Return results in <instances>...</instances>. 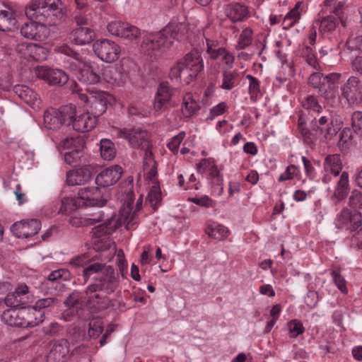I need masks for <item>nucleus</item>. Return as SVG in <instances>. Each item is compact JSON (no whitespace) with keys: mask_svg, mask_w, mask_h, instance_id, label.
<instances>
[{"mask_svg":"<svg viewBox=\"0 0 362 362\" xmlns=\"http://www.w3.org/2000/svg\"><path fill=\"white\" fill-rule=\"evenodd\" d=\"M174 94V89L168 82L163 81L159 83L155 95L153 109L156 111H163L168 105Z\"/></svg>","mask_w":362,"mask_h":362,"instance_id":"4468645a","label":"nucleus"},{"mask_svg":"<svg viewBox=\"0 0 362 362\" xmlns=\"http://www.w3.org/2000/svg\"><path fill=\"white\" fill-rule=\"evenodd\" d=\"M94 37L93 30L88 27H77L71 32L69 36L71 41L78 45L89 44Z\"/></svg>","mask_w":362,"mask_h":362,"instance_id":"412c9836","label":"nucleus"},{"mask_svg":"<svg viewBox=\"0 0 362 362\" xmlns=\"http://www.w3.org/2000/svg\"><path fill=\"white\" fill-rule=\"evenodd\" d=\"M300 5L301 2H298L285 16L282 22V26L284 30H288L300 20L301 16V13L300 11Z\"/></svg>","mask_w":362,"mask_h":362,"instance_id":"4c0bfd02","label":"nucleus"},{"mask_svg":"<svg viewBox=\"0 0 362 362\" xmlns=\"http://www.w3.org/2000/svg\"><path fill=\"white\" fill-rule=\"evenodd\" d=\"M349 206L357 211L362 209V191L354 189L349 198Z\"/></svg>","mask_w":362,"mask_h":362,"instance_id":"864d4df0","label":"nucleus"},{"mask_svg":"<svg viewBox=\"0 0 362 362\" xmlns=\"http://www.w3.org/2000/svg\"><path fill=\"white\" fill-rule=\"evenodd\" d=\"M122 169L119 165H115L103 170L95 178V182L102 187L107 189V187L115 184L121 177Z\"/></svg>","mask_w":362,"mask_h":362,"instance_id":"2eb2a0df","label":"nucleus"},{"mask_svg":"<svg viewBox=\"0 0 362 362\" xmlns=\"http://www.w3.org/2000/svg\"><path fill=\"white\" fill-rule=\"evenodd\" d=\"M58 110L55 108H49L44 112V125L47 129L57 130L63 125Z\"/></svg>","mask_w":362,"mask_h":362,"instance_id":"c756f323","label":"nucleus"},{"mask_svg":"<svg viewBox=\"0 0 362 362\" xmlns=\"http://www.w3.org/2000/svg\"><path fill=\"white\" fill-rule=\"evenodd\" d=\"M93 248L96 251H109V254L105 257V260L110 261L115 255L116 248L114 242L107 236L96 237L93 240Z\"/></svg>","mask_w":362,"mask_h":362,"instance_id":"b1692460","label":"nucleus"},{"mask_svg":"<svg viewBox=\"0 0 362 362\" xmlns=\"http://www.w3.org/2000/svg\"><path fill=\"white\" fill-rule=\"evenodd\" d=\"M350 190L349 185V173L346 171L340 174L339 178L337 182L333 197L337 199L338 202L344 199Z\"/></svg>","mask_w":362,"mask_h":362,"instance_id":"bb28decb","label":"nucleus"},{"mask_svg":"<svg viewBox=\"0 0 362 362\" xmlns=\"http://www.w3.org/2000/svg\"><path fill=\"white\" fill-rule=\"evenodd\" d=\"M346 45L351 50L362 52V35L356 37L351 35L346 41Z\"/></svg>","mask_w":362,"mask_h":362,"instance_id":"774afa93","label":"nucleus"},{"mask_svg":"<svg viewBox=\"0 0 362 362\" xmlns=\"http://www.w3.org/2000/svg\"><path fill=\"white\" fill-rule=\"evenodd\" d=\"M323 4L325 6L330 7V13H333L337 16L343 27L347 26L346 18L344 16V5L343 2L337 1V0H325Z\"/></svg>","mask_w":362,"mask_h":362,"instance_id":"f704fd0d","label":"nucleus"},{"mask_svg":"<svg viewBox=\"0 0 362 362\" xmlns=\"http://www.w3.org/2000/svg\"><path fill=\"white\" fill-rule=\"evenodd\" d=\"M314 22L315 26L319 28L320 33L325 34L333 33L338 26L340 21L337 16L333 13H330L326 16L319 18L314 21Z\"/></svg>","mask_w":362,"mask_h":362,"instance_id":"393cba45","label":"nucleus"},{"mask_svg":"<svg viewBox=\"0 0 362 362\" xmlns=\"http://www.w3.org/2000/svg\"><path fill=\"white\" fill-rule=\"evenodd\" d=\"M87 295V304L94 312L104 310L108 308L116 310L119 302L115 299H110L107 296L95 293H86Z\"/></svg>","mask_w":362,"mask_h":362,"instance_id":"ddd939ff","label":"nucleus"},{"mask_svg":"<svg viewBox=\"0 0 362 362\" xmlns=\"http://www.w3.org/2000/svg\"><path fill=\"white\" fill-rule=\"evenodd\" d=\"M98 122V119L89 111L76 115L73 121V129L79 132H88L93 130Z\"/></svg>","mask_w":362,"mask_h":362,"instance_id":"a211bd4d","label":"nucleus"},{"mask_svg":"<svg viewBox=\"0 0 362 362\" xmlns=\"http://www.w3.org/2000/svg\"><path fill=\"white\" fill-rule=\"evenodd\" d=\"M37 78L49 86H64L69 81V76L62 69L39 66L36 69Z\"/></svg>","mask_w":362,"mask_h":362,"instance_id":"1a4fd4ad","label":"nucleus"},{"mask_svg":"<svg viewBox=\"0 0 362 362\" xmlns=\"http://www.w3.org/2000/svg\"><path fill=\"white\" fill-rule=\"evenodd\" d=\"M38 23L31 21L29 23H25L21 28V35L28 39L37 40L40 37L38 33Z\"/></svg>","mask_w":362,"mask_h":362,"instance_id":"ea45409f","label":"nucleus"},{"mask_svg":"<svg viewBox=\"0 0 362 362\" xmlns=\"http://www.w3.org/2000/svg\"><path fill=\"white\" fill-rule=\"evenodd\" d=\"M105 76L108 83L121 86L127 79V74L122 66L112 67L107 70Z\"/></svg>","mask_w":362,"mask_h":362,"instance_id":"72a5a7b5","label":"nucleus"},{"mask_svg":"<svg viewBox=\"0 0 362 362\" xmlns=\"http://www.w3.org/2000/svg\"><path fill=\"white\" fill-rule=\"evenodd\" d=\"M1 320L6 325L13 327H19L18 310L9 308L4 310L1 315Z\"/></svg>","mask_w":362,"mask_h":362,"instance_id":"c03bdc74","label":"nucleus"},{"mask_svg":"<svg viewBox=\"0 0 362 362\" xmlns=\"http://www.w3.org/2000/svg\"><path fill=\"white\" fill-rule=\"evenodd\" d=\"M103 331V327L100 321H93L89 323L88 334L90 337L97 338Z\"/></svg>","mask_w":362,"mask_h":362,"instance_id":"338daca9","label":"nucleus"},{"mask_svg":"<svg viewBox=\"0 0 362 362\" xmlns=\"http://www.w3.org/2000/svg\"><path fill=\"white\" fill-rule=\"evenodd\" d=\"M299 174V170L295 165H288L285 172L280 175L278 178L279 182L293 180Z\"/></svg>","mask_w":362,"mask_h":362,"instance_id":"bf43d9fd","label":"nucleus"},{"mask_svg":"<svg viewBox=\"0 0 362 362\" xmlns=\"http://www.w3.org/2000/svg\"><path fill=\"white\" fill-rule=\"evenodd\" d=\"M205 231L209 237L218 240L226 238L229 234V230L226 227L216 223L207 226Z\"/></svg>","mask_w":362,"mask_h":362,"instance_id":"e433bc0d","label":"nucleus"},{"mask_svg":"<svg viewBox=\"0 0 362 362\" xmlns=\"http://www.w3.org/2000/svg\"><path fill=\"white\" fill-rule=\"evenodd\" d=\"M77 208L76 202L70 197H64L59 202V214H66Z\"/></svg>","mask_w":362,"mask_h":362,"instance_id":"8fccbe9b","label":"nucleus"},{"mask_svg":"<svg viewBox=\"0 0 362 362\" xmlns=\"http://www.w3.org/2000/svg\"><path fill=\"white\" fill-rule=\"evenodd\" d=\"M310 129L316 134L322 135L326 140L331 139L339 130V127L334 124L329 114L320 115V113L317 114L311 120Z\"/></svg>","mask_w":362,"mask_h":362,"instance_id":"6e6552de","label":"nucleus"},{"mask_svg":"<svg viewBox=\"0 0 362 362\" xmlns=\"http://www.w3.org/2000/svg\"><path fill=\"white\" fill-rule=\"evenodd\" d=\"M44 14L42 26L57 25L65 16L64 6L61 0H43Z\"/></svg>","mask_w":362,"mask_h":362,"instance_id":"423d86ee","label":"nucleus"},{"mask_svg":"<svg viewBox=\"0 0 362 362\" xmlns=\"http://www.w3.org/2000/svg\"><path fill=\"white\" fill-rule=\"evenodd\" d=\"M107 103V99L105 93L103 91H92L90 93L88 111L98 119V117L105 112Z\"/></svg>","mask_w":362,"mask_h":362,"instance_id":"dca6fc26","label":"nucleus"},{"mask_svg":"<svg viewBox=\"0 0 362 362\" xmlns=\"http://www.w3.org/2000/svg\"><path fill=\"white\" fill-rule=\"evenodd\" d=\"M336 90V87L328 83V82L325 80L323 81V84L321 86V88L319 89L318 94L325 99H329L334 96Z\"/></svg>","mask_w":362,"mask_h":362,"instance_id":"680f3d73","label":"nucleus"},{"mask_svg":"<svg viewBox=\"0 0 362 362\" xmlns=\"http://www.w3.org/2000/svg\"><path fill=\"white\" fill-rule=\"evenodd\" d=\"M323 81H325L324 74L320 72H315L312 74L308 78L309 84L313 88L317 89V93H319V89L321 88V86L323 84Z\"/></svg>","mask_w":362,"mask_h":362,"instance_id":"0e129e2a","label":"nucleus"},{"mask_svg":"<svg viewBox=\"0 0 362 362\" xmlns=\"http://www.w3.org/2000/svg\"><path fill=\"white\" fill-rule=\"evenodd\" d=\"M362 89V83L358 77L351 76L341 87V96L349 105L359 103V97Z\"/></svg>","mask_w":362,"mask_h":362,"instance_id":"9b49d317","label":"nucleus"},{"mask_svg":"<svg viewBox=\"0 0 362 362\" xmlns=\"http://www.w3.org/2000/svg\"><path fill=\"white\" fill-rule=\"evenodd\" d=\"M301 55L305 59L308 64L315 69H319L320 65L312 47L308 45L305 46L302 49Z\"/></svg>","mask_w":362,"mask_h":362,"instance_id":"09e8293b","label":"nucleus"},{"mask_svg":"<svg viewBox=\"0 0 362 362\" xmlns=\"http://www.w3.org/2000/svg\"><path fill=\"white\" fill-rule=\"evenodd\" d=\"M288 327L291 337H296L305 331L302 322L297 320H293L288 323Z\"/></svg>","mask_w":362,"mask_h":362,"instance_id":"052dcab7","label":"nucleus"},{"mask_svg":"<svg viewBox=\"0 0 362 362\" xmlns=\"http://www.w3.org/2000/svg\"><path fill=\"white\" fill-rule=\"evenodd\" d=\"M323 169L325 172L330 173V174L333 175L334 177L339 175L342 170V162L340 155H327L325 158Z\"/></svg>","mask_w":362,"mask_h":362,"instance_id":"cd10ccee","label":"nucleus"},{"mask_svg":"<svg viewBox=\"0 0 362 362\" xmlns=\"http://www.w3.org/2000/svg\"><path fill=\"white\" fill-rule=\"evenodd\" d=\"M78 195V204H81L86 206H103L110 199L107 189H103L100 187L81 188L79 189Z\"/></svg>","mask_w":362,"mask_h":362,"instance_id":"20e7f679","label":"nucleus"},{"mask_svg":"<svg viewBox=\"0 0 362 362\" xmlns=\"http://www.w3.org/2000/svg\"><path fill=\"white\" fill-rule=\"evenodd\" d=\"M331 275L333 278L334 282L337 288L344 293H346L348 292L346 281L344 278L339 274V272L333 270L331 272Z\"/></svg>","mask_w":362,"mask_h":362,"instance_id":"69168bd1","label":"nucleus"},{"mask_svg":"<svg viewBox=\"0 0 362 362\" xmlns=\"http://www.w3.org/2000/svg\"><path fill=\"white\" fill-rule=\"evenodd\" d=\"M106 262L101 255H95L91 257L90 263L83 270V276L86 279H88L95 274L104 273L106 267H107Z\"/></svg>","mask_w":362,"mask_h":362,"instance_id":"4be33fe9","label":"nucleus"},{"mask_svg":"<svg viewBox=\"0 0 362 362\" xmlns=\"http://www.w3.org/2000/svg\"><path fill=\"white\" fill-rule=\"evenodd\" d=\"M249 80V93L252 100H256L260 95L259 81L251 75H247Z\"/></svg>","mask_w":362,"mask_h":362,"instance_id":"603ef678","label":"nucleus"},{"mask_svg":"<svg viewBox=\"0 0 362 362\" xmlns=\"http://www.w3.org/2000/svg\"><path fill=\"white\" fill-rule=\"evenodd\" d=\"M103 221V218L100 216L98 218H88L83 217H76L73 216L69 219V223L74 227H84L88 226L93 225L96 223L100 222Z\"/></svg>","mask_w":362,"mask_h":362,"instance_id":"49530a36","label":"nucleus"},{"mask_svg":"<svg viewBox=\"0 0 362 362\" xmlns=\"http://www.w3.org/2000/svg\"><path fill=\"white\" fill-rule=\"evenodd\" d=\"M58 110V113L61 117L63 124L66 122H69V124L73 125V121L76 117V107L73 104H69L60 107Z\"/></svg>","mask_w":362,"mask_h":362,"instance_id":"58836bf2","label":"nucleus"},{"mask_svg":"<svg viewBox=\"0 0 362 362\" xmlns=\"http://www.w3.org/2000/svg\"><path fill=\"white\" fill-rule=\"evenodd\" d=\"M238 76V74L236 71H224L221 88L227 90L233 89Z\"/></svg>","mask_w":362,"mask_h":362,"instance_id":"a18cd8bd","label":"nucleus"},{"mask_svg":"<svg viewBox=\"0 0 362 362\" xmlns=\"http://www.w3.org/2000/svg\"><path fill=\"white\" fill-rule=\"evenodd\" d=\"M302 106L307 110L319 114L322 110V106L319 104L317 98L313 95H308L301 101Z\"/></svg>","mask_w":362,"mask_h":362,"instance_id":"de8ad7c7","label":"nucleus"},{"mask_svg":"<svg viewBox=\"0 0 362 362\" xmlns=\"http://www.w3.org/2000/svg\"><path fill=\"white\" fill-rule=\"evenodd\" d=\"M93 49L98 57L107 63L117 60L121 52L120 47L107 39L96 40L93 45Z\"/></svg>","mask_w":362,"mask_h":362,"instance_id":"0eeeda50","label":"nucleus"},{"mask_svg":"<svg viewBox=\"0 0 362 362\" xmlns=\"http://www.w3.org/2000/svg\"><path fill=\"white\" fill-rule=\"evenodd\" d=\"M119 285V279L115 269L108 265L104 273L95 279L93 284H90L86 289V293L103 291L107 295L114 293Z\"/></svg>","mask_w":362,"mask_h":362,"instance_id":"7ed1b4c3","label":"nucleus"},{"mask_svg":"<svg viewBox=\"0 0 362 362\" xmlns=\"http://www.w3.org/2000/svg\"><path fill=\"white\" fill-rule=\"evenodd\" d=\"M57 51L72 58L66 62V68L81 83L95 84L99 82V74L89 62L83 60L78 52L66 45L58 47Z\"/></svg>","mask_w":362,"mask_h":362,"instance_id":"f257e3e1","label":"nucleus"},{"mask_svg":"<svg viewBox=\"0 0 362 362\" xmlns=\"http://www.w3.org/2000/svg\"><path fill=\"white\" fill-rule=\"evenodd\" d=\"M18 320L20 327H33L43 322L44 312L33 307L21 308L18 310Z\"/></svg>","mask_w":362,"mask_h":362,"instance_id":"f8f14e48","label":"nucleus"},{"mask_svg":"<svg viewBox=\"0 0 362 362\" xmlns=\"http://www.w3.org/2000/svg\"><path fill=\"white\" fill-rule=\"evenodd\" d=\"M69 352V344L67 340L62 339L54 341L47 355L50 361L61 362L65 361Z\"/></svg>","mask_w":362,"mask_h":362,"instance_id":"aec40b11","label":"nucleus"},{"mask_svg":"<svg viewBox=\"0 0 362 362\" xmlns=\"http://www.w3.org/2000/svg\"><path fill=\"white\" fill-rule=\"evenodd\" d=\"M163 30L172 45L175 40H180L185 35L186 25L182 23H170Z\"/></svg>","mask_w":362,"mask_h":362,"instance_id":"473e14b6","label":"nucleus"},{"mask_svg":"<svg viewBox=\"0 0 362 362\" xmlns=\"http://www.w3.org/2000/svg\"><path fill=\"white\" fill-rule=\"evenodd\" d=\"M17 20L13 11L11 8L0 11V30L13 31L16 28Z\"/></svg>","mask_w":362,"mask_h":362,"instance_id":"c85d7f7f","label":"nucleus"},{"mask_svg":"<svg viewBox=\"0 0 362 362\" xmlns=\"http://www.w3.org/2000/svg\"><path fill=\"white\" fill-rule=\"evenodd\" d=\"M116 226L112 225V222L108 220L105 223L98 225L93 228V239L96 237H104L107 236V235L111 234L115 230Z\"/></svg>","mask_w":362,"mask_h":362,"instance_id":"37998d69","label":"nucleus"},{"mask_svg":"<svg viewBox=\"0 0 362 362\" xmlns=\"http://www.w3.org/2000/svg\"><path fill=\"white\" fill-rule=\"evenodd\" d=\"M115 136L128 141L129 145L133 148H146L149 146L148 132L139 127L117 128L115 129Z\"/></svg>","mask_w":362,"mask_h":362,"instance_id":"39448f33","label":"nucleus"},{"mask_svg":"<svg viewBox=\"0 0 362 362\" xmlns=\"http://www.w3.org/2000/svg\"><path fill=\"white\" fill-rule=\"evenodd\" d=\"M203 69L204 62L200 52L197 49H193L177 61L171 67L169 76L175 79L183 76L184 80L189 83Z\"/></svg>","mask_w":362,"mask_h":362,"instance_id":"f03ea898","label":"nucleus"},{"mask_svg":"<svg viewBox=\"0 0 362 362\" xmlns=\"http://www.w3.org/2000/svg\"><path fill=\"white\" fill-rule=\"evenodd\" d=\"M199 109L197 102L191 93H187L182 98V112L185 117H189Z\"/></svg>","mask_w":362,"mask_h":362,"instance_id":"c9c22d12","label":"nucleus"},{"mask_svg":"<svg viewBox=\"0 0 362 362\" xmlns=\"http://www.w3.org/2000/svg\"><path fill=\"white\" fill-rule=\"evenodd\" d=\"M41 228L40 220L32 218L14 223L11 231L18 238H28L36 235Z\"/></svg>","mask_w":362,"mask_h":362,"instance_id":"9d476101","label":"nucleus"},{"mask_svg":"<svg viewBox=\"0 0 362 362\" xmlns=\"http://www.w3.org/2000/svg\"><path fill=\"white\" fill-rule=\"evenodd\" d=\"M147 201H148L154 209L157 206V204L161 201V192L160 187L157 185H153L148 196Z\"/></svg>","mask_w":362,"mask_h":362,"instance_id":"4d7b16f0","label":"nucleus"},{"mask_svg":"<svg viewBox=\"0 0 362 362\" xmlns=\"http://www.w3.org/2000/svg\"><path fill=\"white\" fill-rule=\"evenodd\" d=\"M140 34L141 33L138 28L127 23V26L125 27L121 37L132 41L139 38Z\"/></svg>","mask_w":362,"mask_h":362,"instance_id":"e2e57ef3","label":"nucleus"},{"mask_svg":"<svg viewBox=\"0 0 362 362\" xmlns=\"http://www.w3.org/2000/svg\"><path fill=\"white\" fill-rule=\"evenodd\" d=\"M352 141V133L350 129L345 128L339 134L338 145L341 148H347Z\"/></svg>","mask_w":362,"mask_h":362,"instance_id":"13d9d810","label":"nucleus"},{"mask_svg":"<svg viewBox=\"0 0 362 362\" xmlns=\"http://www.w3.org/2000/svg\"><path fill=\"white\" fill-rule=\"evenodd\" d=\"M43 0H33L25 7V15L31 21L38 23L42 25L43 14H44V5Z\"/></svg>","mask_w":362,"mask_h":362,"instance_id":"a878e982","label":"nucleus"},{"mask_svg":"<svg viewBox=\"0 0 362 362\" xmlns=\"http://www.w3.org/2000/svg\"><path fill=\"white\" fill-rule=\"evenodd\" d=\"M64 148H84L85 141L81 137H66L61 142Z\"/></svg>","mask_w":362,"mask_h":362,"instance_id":"3c124183","label":"nucleus"},{"mask_svg":"<svg viewBox=\"0 0 362 362\" xmlns=\"http://www.w3.org/2000/svg\"><path fill=\"white\" fill-rule=\"evenodd\" d=\"M133 203L134 200L132 197H129L127 202L119 210L120 221L127 225V228L135 223L134 220L136 216V211H132Z\"/></svg>","mask_w":362,"mask_h":362,"instance_id":"2f4dec72","label":"nucleus"},{"mask_svg":"<svg viewBox=\"0 0 362 362\" xmlns=\"http://www.w3.org/2000/svg\"><path fill=\"white\" fill-rule=\"evenodd\" d=\"M115 145L110 139L100 141V154L103 159L111 160L115 157Z\"/></svg>","mask_w":362,"mask_h":362,"instance_id":"79ce46f5","label":"nucleus"},{"mask_svg":"<svg viewBox=\"0 0 362 362\" xmlns=\"http://www.w3.org/2000/svg\"><path fill=\"white\" fill-rule=\"evenodd\" d=\"M13 92L21 100L33 107L40 103L35 91L25 85H16L13 87Z\"/></svg>","mask_w":362,"mask_h":362,"instance_id":"5701e85b","label":"nucleus"},{"mask_svg":"<svg viewBox=\"0 0 362 362\" xmlns=\"http://www.w3.org/2000/svg\"><path fill=\"white\" fill-rule=\"evenodd\" d=\"M21 297L16 291L9 293L4 298V303L12 308L25 305Z\"/></svg>","mask_w":362,"mask_h":362,"instance_id":"6e6d98bb","label":"nucleus"},{"mask_svg":"<svg viewBox=\"0 0 362 362\" xmlns=\"http://www.w3.org/2000/svg\"><path fill=\"white\" fill-rule=\"evenodd\" d=\"M83 150V148H78L65 153L64 156V161L73 167L86 165L88 163L87 156Z\"/></svg>","mask_w":362,"mask_h":362,"instance_id":"7c9ffc66","label":"nucleus"},{"mask_svg":"<svg viewBox=\"0 0 362 362\" xmlns=\"http://www.w3.org/2000/svg\"><path fill=\"white\" fill-rule=\"evenodd\" d=\"M126 26H127V23L112 21L108 23L107 29L112 35L121 37Z\"/></svg>","mask_w":362,"mask_h":362,"instance_id":"5fc2aeb1","label":"nucleus"},{"mask_svg":"<svg viewBox=\"0 0 362 362\" xmlns=\"http://www.w3.org/2000/svg\"><path fill=\"white\" fill-rule=\"evenodd\" d=\"M253 41V31L250 28L243 29L239 36L235 49L237 50L244 49L249 47Z\"/></svg>","mask_w":362,"mask_h":362,"instance_id":"a19ab883","label":"nucleus"},{"mask_svg":"<svg viewBox=\"0 0 362 362\" xmlns=\"http://www.w3.org/2000/svg\"><path fill=\"white\" fill-rule=\"evenodd\" d=\"M91 178V167L86 164L83 167L68 171L66 181L71 186L81 185L90 181Z\"/></svg>","mask_w":362,"mask_h":362,"instance_id":"f3484780","label":"nucleus"},{"mask_svg":"<svg viewBox=\"0 0 362 362\" xmlns=\"http://www.w3.org/2000/svg\"><path fill=\"white\" fill-rule=\"evenodd\" d=\"M226 16L233 23L243 21L250 16L248 7L240 3L227 5L225 8Z\"/></svg>","mask_w":362,"mask_h":362,"instance_id":"6ab92c4d","label":"nucleus"}]
</instances>
